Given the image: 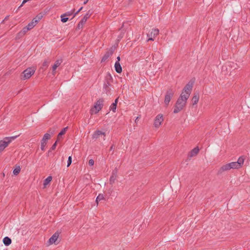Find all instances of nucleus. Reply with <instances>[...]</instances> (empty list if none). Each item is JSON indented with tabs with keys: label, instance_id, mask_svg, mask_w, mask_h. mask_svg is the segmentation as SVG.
<instances>
[{
	"label": "nucleus",
	"instance_id": "nucleus-10",
	"mask_svg": "<svg viewBox=\"0 0 250 250\" xmlns=\"http://www.w3.org/2000/svg\"><path fill=\"white\" fill-rule=\"evenodd\" d=\"M231 168L230 167V166L228 164H225L223 165L218 170L217 174H221L224 172L229 171L230 170Z\"/></svg>",
	"mask_w": 250,
	"mask_h": 250
},
{
	"label": "nucleus",
	"instance_id": "nucleus-1",
	"mask_svg": "<svg viewBox=\"0 0 250 250\" xmlns=\"http://www.w3.org/2000/svg\"><path fill=\"white\" fill-rule=\"evenodd\" d=\"M193 82H189L184 88L179 98L178 99L173 110L174 113H177L181 111L186 105L187 100L189 97L193 87Z\"/></svg>",
	"mask_w": 250,
	"mask_h": 250
},
{
	"label": "nucleus",
	"instance_id": "nucleus-36",
	"mask_svg": "<svg viewBox=\"0 0 250 250\" xmlns=\"http://www.w3.org/2000/svg\"><path fill=\"white\" fill-rule=\"evenodd\" d=\"M57 142L56 141L52 146L51 148V150H54L55 148H56V146H57Z\"/></svg>",
	"mask_w": 250,
	"mask_h": 250
},
{
	"label": "nucleus",
	"instance_id": "nucleus-5",
	"mask_svg": "<svg viewBox=\"0 0 250 250\" xmlns=\"http://www.w3.org/2000/svg\"><path fill=\"white\" fill-rule=\"evenodd\" d=\"M35 70L32 68H28L22 72L23 75L22 79L26 80L29 79L35 73Z\"/></svg>",
	"mask_w": 250,
	"mask_h": 250
},
{
	"label": "nucleus",
	"instance_id": "nucleus-37",
	"mask_svg": "<svg viewBox=\"0 0 250 250\" xmlns=\"http://www.w3.org/2000/svg\"><path fill=\"white\" fill-rule=\"evenodd\" d=\"M83 9V7H81L76 13H75L74 17L76 16Z\"/></svg>",
	"mask_w": 250,
	"mask_h": 250
},
{
	"label": "nucleus",
	"instance_id": "nucleus-8",
	"mask_svg": "<svg viewBox=\"0 0 250 250\" xmlns=\"http://www.w3.org/2000/svg\"><path fill=\"white\" fill-rule=\"evenodd\" d=\"M90 15L89 14V13H86L78 23L77 29H82L83 25L85 23L87 19L90 17Z\"/></svg>",
	"mask_w": 250,
	"mask_h": 250
},
{
	"label": "nucleus",
	"instance_id": "nucleus-35",
	"mask_svg": "<svg viewBox=\"0 0 250 250\" xmlns=\"http://www.w3.org/2000/svg\"><path fill=\"white\" fill-rule=\"evenodd\" d=\"M94 161L92 159H90L88 161V164L89 165L91 166H92L94 165Z\"/></svg>",
	"mask_w": 250,
	"mask_h": 250
},
{
	"label": "nucleus",
	"instance_id": "nucleus-32",
	"mask_svg": "<svg viewBox=\"0 0 250 250\" xmlns=\"http://www.w3.org/2000/svg\"><path fill=\"white\" fill-rule=\"evenodd\" d=\"M74 12H75V9H73L72 11L67 12H66V13H64V14H63V15H64V16H66V17H67V16H71V15L73 14V13H74Z\"/></svg>",
	"mask_w": 250,
	"mask_h": 250
},
{
	"label": "nucleus",
	"instance_id": "nucleus-4",
	"mask_svg": "<svg viewBox=\"0 0 250 250\" xmlns=\"http://www.w3.org/2000/svg\"><path fill=\"white\" fill-rule=\"evenodd\" d=\"M159 34V30L157 28H153L147 33V37L148 38L147 42L154 41L155 38Z\"/></svg>",
	"mask_w": 250,
	"mask_h": 250
},
{
	"label": "nucleus",
	"instance_id": "nucleus-25",
	"mask_svg": "<svg viewBox=\"0 0 250 250\" xmlns=\"http://www.w3.org/2000/svg\"><path fill=\"white\" fill-rule=\"evenodd\" d=\"M21 168L19 166H16V168L13 170V174L15 175H17L21 171Z\"/></svg>",
	"mask_w": 250,
	"mask_h": 250
},
{
	"label": "nucleus",
	"instance_id": "nucleus-27",
	"mask_svg": "<svg viewBox=\"0 0 250 250\" xmlns=\"http://www.w3.org/2000/svg\"><path fill=\"white\" fill-rule=\"evenodd\" d=\"M68 128V127H64L63 128L62 131L59 133L58 135V138H59V137H60L62 135H63L65 134L66 131L67 130Z\"/></svg>",
	"mask_w": 250,
	"mask_h": 250
},
{
	"label": "nucleus",
	"instance_id": "nucleus-41",
	"mask_svg": "<svg viewBox=\"0 0 250 250\" xmlns=\"http://www.w3.org/2000/svg\"><path fill=\"white\" fill-rule=\"evenodd\" d=\"M113 149H114V146H113V145H112V146H111L110 149L112 150Z\"/></svg>",
	"mask_w": 250,
	"mask_h": 250
},
{
	"label": "nucleus",
	"instance_id": "nucleus-17",
	"mask_svg": "<svg viewBox=\"0 0 250 250\" xmlns=\"http://www.w3.org/2000/svg\"><path fill=\"white\" fill-rule=\"evenodd\" d=\"M62 62V61L61 60H57L55 62L54 64L52 66V71L53 73L55 72L57 68L60 65Z\"/></svg>",
	"mask_w": 250,
	"mask_h": 250
},
{
	"label": "nucleus",
	"instance_id": "nucleus-21",
	"mask_svg": "<svg viewBox=\"0 0 250 250\" xmlns=\"http://www.w3.org/2000/svg\"><path fill=\"white\" fill-rule=\"evenodd\" d=\"M231 169H238L240 168L238 166L236 162H231L229 163Z\"/></svg>",
	"mask_w": 250,
	"mask_h": 250
},
{
	"label": "nucleus",
	"instance_id": "nucleus-20",
	"mask_svg": "<svg viewBox=\"0 0 250 250\" xmlns=\"http://www.w3.org/2000/svg\"><path fill=\"white\" fill-rule=\"evenodd\" d=\"M199 149L198 147H195L193 148L191 151L190 153V156L193 157L194 156H195L198 154L199 152Z\"/></svg>",
	"mask_w": 250,
	"mask_h": 250
},
{
	"label": "nucleus",
	"instance_id": "nucleus-33",
	"mask_svg": "<svg viewBox=\"0 0 250 250\" xmlns=\"http://www.w3.org/2000/svg\"><path fill=\"white\" fill-rule=\"evenodd\" d=\"M28 30H29V29L27 28V26H25L24 27L23 29H22V30L19 33V34H21V33H22V34H25L27 31H28Z\"/></svg>",
	"mask_w": 250,
	"mask_h": 250
},
{
	"label": "nucleus",
	"instance_id": "nucleus-6",
	"mask_svg": "<svg viewBox=\"0 0 250 250\" xmlns=\"http://www.w3.org/2000/svg\"><path fill=\"white\" fill-rule=\"evenodd\" d=\"M174 94V91L171 89L167 90L165 97L164 103L166 106H167L171 100L172 97H173Z\"/></svg>",
	"mask_w": 250,
	"mask_h": 250
},
{
	"label": "nucleus",
	"instance_id": "nucleus-14",
	"mask_svg": "<svg viewBox=\"0 0 250 250\" xmlns=\"http://www.w3.org/2000/svg\"><path fill=\"white\" fill-rule=\"evenodd\" d=\"M114 67H115L116 71L118 73H121L122 72V68L121 65L120 63V62H116L115 65H114Z\"/></svg>",
	"mask_w": 250,
	"mask_h": 250
},
{
	"label": "nucleus",
	"instance_id": "nucleus-30",
	"mask_svg": "<svg viewBox=\"0 0 250 250\" xmlns=\"http://www.w3.org/2000/svg\"><path fill=\"white\" fill-rule=\"evenodd\" d=\"M110 84L109 83H104V88L105 89L106 92H107L109 91L110 89L109 88V86Z\"/></svg>",
	"mask_w": 250,
	"mask_h": 250
},
{
	"label": "nucleus",
	"instance_id": "nucleus-15",
	"mask_svg": "<svg viewBox=\"0 0 250 250\" xmlns=\"http://www.w3.org/2000/svg\"><path fill=\"white\" fill-rule=\"evenodd\" d=\"M101 135H105V133L100 130H97L93 133L92 135V138L93 139H97Z\"/></svg>",
	"mask_w": 250,
	"mask_h": 250
},
{
	"label": "nucleus",
	"instance_id": "nucleus-24",
	"mask_svg": "<svg viewBox=\"0 0 250 250\" xmlns=\"http://www.w3.org/2000/svg\"><path fill=\"white\" fill-rule=\"evenodd\" d=\"M52 179V178L50 176L46 178L43 181L44 186H46V185H47L51 182Z\"/></svg>",
	"mask_w": 250,
	"mask_h": 250
},
{
	"label": "nucleus",
	"instance_id": "nucleus-3",
	"mask_svg": "<svg viewBox=\"0 0 250 250\" xmlns=\"http://www.w3.org/2000/svg\"><path fill=\"white\" fill-rule=\"evenodd\" d=\"M104 105V100L100 99L95 103L93 107L90 109L91 114H97L102 108Z\"/></svg>",
	"mask_w": 250,
	"mask_h": 250
},
{
	"label": "nucleus",
	"instance_id": "nucleus-13",
	"mask_svg": "<svg viewBox=\"0 0 250 250\" xmlns=\"http://www.w3.org/2000/svg\"><path fill=\"white\" fill-rule=\"evenodd\" d=\"M113 53V51L112 50H110L106 52L102 59V62L105 61L110 56L112 55Z\"/></svg>",
	"mask_w": 250,
	"mask_h": 250
},
{
	"label": "nucleus",
	"instance_id": "nucleus-9",
	"mask_svg": "<svg viewBox=\"0 0 250 250\" xmlns=\"http://www.w3.org/2000/svg\"><path fill=\"white\" fill-rule=\"evenodd\" d=\"M163 117L162 114L158 115L154 120V125L155 127H159L163 121Z\"/></svg>",
	"mask_w": 250,
	"mask_h": 250
},
{
	"label": "nucleus",
	"instance_id": "nucleus-29",
	"mask_svg": "<svg viewBox=\"0 0 250 250\" xmlns=\"http://www.w3.org/2000/svg\"><path fill=\"white\" fill-rule=\"evenodd\" d=\"M47 144V142L41 141V148L42 151H44L45 147Z\"/></svg>",
	"mask_w": 250,
	"mask_h": 250
},
{
	"label": "nucleus",
	"instance_id": "nucleus-12",
	"mask_svg": "<svg viewBox=\"0 0 250 250\" xmlns=\"http://www.w3.org/2000/svg\"><path fill=\"white\" fill-rule=\"evenodd\" d=\"M117 169H115L113 171L111 176L109 179V183L110 184H113L117 178Z\"/></svg>",
	"mask_w": 250,
	"mask_h": 250
},
{
	"label": "nucleus",
	"instance_id": "nucleus-39",
	"mask_svg": "<svg viewBox=\"0 0 250 250\" xmlns=\"http://www.w3.org/2000/svg\"><path fill=\"white\" fill-rule=\"evenodd\" d=\"M118 98L116 99L114 103H116V104H117V103H118Z\"/></svg>",
	"mask_w": 250,
	"mask_h": 250
},
{
	"label": "nucleus",
	"instance_id": "nucleus-28",
	"mask_svg": "<svg viewBox=\"0 0 250 250\" xmlns=\"http://www.w3.org/2000/svg\"><path fill=\"white\" fill-rule=\"evenodd\" d=\"M116 107H117V104H116V103H113L110 107V110H111L113 112H115L116 109Z\"/></svg>",
	"mask_w": 250,
	"mask_h": 250
},
{
	"label": "nucleus",
	"instance_id": "nucleus-34",
	"mask_svg": "<svg viewBox=\"0 0 250 250\" xmlns=\"http://www.w3.org/2000/svg\"><path fill=\"white\" fill-rule=\"evenodd\" d=\"M71 163H72V157H71V156H69L68 158L67 167H68L71 165Z\"/></svg>",
	"mask_w": 250,
	"mask_h": 250
},
{
	"label": "nucleus",
	"instance_id": "nucleus-31",
	"mask_svg": "<svg viewBox=\"0 0 250 250\" xmlns=\"http://www.w3.org/2000/svg\"><path fill=\"white\" fill-rule=\"evenodd\" d=\"M65 17V16H64V15H63V14L61 15V21L63 23L66 22L68 20V18Z\"/></svg>",
	"mask_w": 250,
	"mask_h": 250
},
{
	"label": "nucleus",
	"instance_id": "nucleus-26",
	"mask_svg": "<svg viewBox=\"0 0 250 250\" xmlns=\"http://www.w3.org/2000/svg\"><path fill=\"white\" fill-rule=\"evenodd\" d=\"M104 200V195L100 194L96 198V202H97V203H98L99 202H100L102 200Z\"/></svg>",
	"mask_w": 250,
	"mask_h": 250
},
{
	"label": "nucleus",
	"instance_id": "nucleus-11",
	"mask_svg": "<svg viewBox=\"0 0 250 250\" xmlns=\"http://www.w3.org/2000/svg\"><path fill=\"white\" fill-rule=\"evenodd\" d=\"M59 232H56L49 239L48 243L50 245L55 243L59 236Z\"/></svg>",
	"mask_w": 250,
	"mask_h": 250
},
{
	"label": "nucleus",
	"instance_id": "nucleus-40",
	"mask_svg": "<svg viewBox=\"0 0 250 250\" xmlns=\"http://www.w3.org/2000/svg\"><path fill=\"white\" fill-rule=\"evenodd\" d=\"M89 0H85L84 2H83V4H86L87 2Z\"/></svg>",
	"mask_w": 250,
	"mask_h": 250
},
{
	"label": "nucleus",
	"instance_id": "nucleus-19",
	"mask_svg": "<svg viewBox=\"0 0 250 250\" xmlns=\"http://www.w3.org/2000/svg\"><path fill=\"white\" fill-rule=\"evenodd\" d=\"M199 96L198 94H195L192 99V104L195 105L198 102Z\"/></svg>",
	"mask_w": 250,
	"mask_h": 250
},
{
	"label": "nucleus",
	"instance_id": "nucleus-42",
	"mask_svg": "<svg viewBox=\"0 0 250 250\" xmlns=\"http://www.w3.org/2000/svg\"><path fill=\"white\" fill-rule=\"evenodd\" d=\"M8 18V16L6 17L5 18V20H7Z\"/></svg>",
	"mask_w": 250,
	"mask_h": 250
},
{
	"label": "nucleus",
	"instance_id": "nucleus-2",
	"mask_svg": "<svg viewBox=\"0 0 250 250\" xmlns=\"http://www.w3.org/2000/svg\"><path fill=\"white\" fill-rule=\"evenodd\" d=\"M18 136L5 137L0 141V152L8 146L9 144L17 138Z\"/></svg>",
	"mask_w": 250,
	"mask_h": 250
},
{
	"label": "nucleus",
	"instance_id": "nucleus-18",
	"mask_svg": "<svg viewBox=\"0 0 250 250\" xmlns=\"http://www.w3.org/2000/svg\"><path fill=\"white\" fill-rule=\"evenodd\" d=\"M11 242V239L7 236L5 237L3 239V243L6 246H8L10 245Z\"/></svg>",
	"mask_w": 250,
	"mask_h": 250
},
{
	"label": "nucleus",
	"instance_id": "nucleus-38",
	"mask_svg": "<svg viewBox=\"0 0 250 250\" xmlns=\"http://www.w3.org/2000/svg\"><path fill=\"white\" fill-rule=\"evenodd\" d=\"M117 61L116 62H119L120 61V57L119 56L117 57Z\"/></svg>",
	"mask_w": 250,
	"mask_h": 250
},
{
	"label": "nucleus",
	"instance_id": "nucleus-23",
	"mask_svg": "<svg viewBox=\"0 0 250 250\" xmlns=\"http://www.w3.org/2000/svg\"><path fill=\"white\" fill-rule=\"evenodd\" d=\"M49 64V61L47 60H45L42 63V69L43 70H45L46 68L48 67Z\"/></svg>",
	"mask_w": 250,
	"mask_h": 250
},
{
	"label": "nucleus",
	"instance_id": "nucleus-22",
	"mask_svg": "<svg viewBox=\"0 0 250 250\" xmlns=\"http://www.w3.org/2000/svg\"><path fill=\"white\" fill-rule=\"evenodd\" d=\"M51 135L49 133H45L42 140V141L47 142V141L50 138Z\"/></svg>",
	"mask_w": 250,
	"mask_h": 250
},
{
	"label": "nucleus",
	"instance_id": "nucleus-16",
	"mask_svg": "<svg viewBox=\"0 0 250 250\" xmlns=\"http://www.w3.org/2000/svg\"><path fill=\"white\" fill-rule=\"evenodd\" d=\"M244 160H245V157L244 156H240L238 158L237 161L236 162L237 164H238V166H239L240 168H241L242 167V166L243 165Z\"/></svg>",
	"mask_w": 250,
	"mask_h": 250
},
{
	"label": "nucleus",
	"instance_id": "nucleus-7",
	"mask_svg": "<svg viewBox=\"0 0 250 250\" xmlns=\"http://www.w3.org/2000/svg\"><path fill=\"white\" fill-rule=\"evenodd\" d=\"M42 16L38 15L36 18H34L32 21L28 24L26 26L30 30L32 29L38 22V21L42 19Z\"/></svg>",
	"mask_w": 250,
	"mask_h": 250
}]
</instances>
